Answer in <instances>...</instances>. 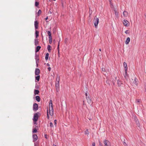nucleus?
<instances>
[{
    "mask_svg": "<svg viewBox=\"0 0 146 146\" xmlns=\"http://www.w3.org/2000/svg\"><path fill=\"white\" fill-rule=\"evenodd\" d=\"M49 111L48 109L47 110V115L48 118H49V114L51 115L52 116L53 114V109L52 106V102L51 100H50L49 102Z\"/></svg>",
    "mask_w": 146,
    "mask_h": 146,
    "instance_id": "f257e3e1",
    "label": "nucleus"
},
{
    "mask_svg": "<svg viewBox=\"0 0 146 146\" xmlns=\"http://www.w3.org/2000/svg\"><path fill=\"white\" fill-rule=\"evenodd\" d=\"M93 22L95 27L97 28L99 23V19L97 17H95L94 19Z\"/></svg>",
    "mask_w": 146,
    "mask_h": 146,
    "instance_id": "f03ea898",
    "label": "nucleus"
},
{
    "mask_svg": "<svg viewBox=\"0 0 146 146\" xmlns=\"http://www.w3.org/2000/svg\"><path fill=\"white\" fill-rule=\"evenodd\" d=\"M38 116L37 113H35L34 114L33 118V119L34 122V124H36V121H37Z\"/></svg>",
    "mask_w": 146,
    "mask_h": 146,
    "instance_id": "7ed1b4c3",
    "label": "nucleus"
},
{
    "mask_svg": "<svg viewBox=\"0 0 146 146\" xmlns=\"http://www.w3.org/2000/svg\"><path fill=\"white\" fill-rule=\"evenodd\" d=\"M138 81V80L135 77H133L131 80V82L135 84L136 85H137V82Z\"/></svg>",
    "mask_w": 146,
    "mask_h": 146,
    "instance_id": "20e7f679",
    "label": "nucleus"
},
{
    "mask_svg": "<svg viewBox=\"0 0 146 146\" xmlns=\"http://www.w3.org/2000/svg\"><path fill=\"white\" fill-rule=\"evenodd\" d=\"M104 143L105 146H111L110 143L108 141L105 140L104 141Z\"/></svg>",
    "mask_w": 146,
    "mask_h": 146,
    "instance_id": "39448f33",
    "label": "nucleus"
},
{
    "mask_svg": "<svg viewBox=\"0 0 146 146\" xmlns=\"http://www.w3.org/2000/svg\"><path fill=\"white\" fill-rule=\"evenodd\" d=\"M123 23L124 25L127 27L129 25V22L126 20H123Z\"/></svg>",
    "mask_w": 146,
    "mask_h": 146,
    "instance_id": "423d86ee",
    "label": "nucleus"
},
{
    "mask_svg": "<svg viewBox=\"0 0 146 146\" xmlns=\"http://www.w3.org/2000/svg\"><path fill=\"white\" fill-rule=\"evenodd\" d=\"M38 104L36 103L34 104L33 105V110L36 111L38 109Z\"/></svg>",
    "mask_w": 146,
    "mask_h": 146,
    "instance_id": "0eeeda50",
    "label": "nucleus"
},
{
    "mask_svg": "<svg viewBox=\"0 0 146 146\" xmlns=\"http://www.w3.org/2000/svg\"><path fill=\"white\" fill-rule=\"evenodd\" d=\"M33 141L35 142L38 139V136L36 134H33Z\"/></svg>",
    "mask_w": 146,
    "mask_h": 146,
    "instance_id": "6e6552de",
    "label": "nucleus"
},
{
    "mask_svg": "<svg viewBox=\"0 0 146 146\" xmlns=\"http://www.w3.org/2000/svg\"><path fill=\"white\" fill-rule=\"evenodd\" d=\"M115 79L117 80V84L118 85V86H121V85L122 84V83L121 81L119 80V79H117V78L116 77H115Z\"/></svg>",
    "mask_w": 146,
    "mask_h": 146,
    "instance_id": "1a4fd4ad",
    "label": "nucleus"
},
{
    "mask_svg": "<svg viewBox=\"0 0 146 146\" xmlns=\"http://www.w3.org/2000/svg\"><path fill=\"white\" fill-rule=\"evenodd\" d=\"M123 15L125 18L128 16V13L126 11H124L123 12Z\"/></svg>",
    "mask_w": 146,
    "mask_h": 146,
    "instance_id": "9d476101",
    "label": "nucleus"
},
{
    "mask_svg": "<svg viewBox=\"0 0 146 146\" xmlns=\"http://www.w3.org/2000/svg\"><path fill=\"white\" fill-rule=\"evenodd\" d=\"M40 74V70L38 68H36L35 71V74L36 75H38Z\"/></svg>",
    "mask_w": 146,
    "mask_h": 146,
    "instance_id": "9b49d317",
    "label": "nucleus"
},
{
    "mask_svg": "<svg viewBox=\"0 0 146 146\" xmlns=\"http://www.w3.org/2000/svg\"><path fill=\"white\" fill-rule=\"evenodd\" d=\"M123 66L125 68V71L126 73L127 70V63L124 62L123 63Z\"/></svg>",
    "mask_w": 146,
    "mask_h": 146,
    "instance_id": "f8f14e48",
    "label": "nucleus"
},
{
    "mask_svg": "<svg viewBox=\"0 0 146 146\" xmlns=\"http://www.w3.org/2000/svg\"><path fill=\"white\" fill-rule=\"evenodd\" d=\"M38 23L37 21L35 22V29H38Z\"/></svg>",
    "mask_w": 146,
    "mask_h": 146,
    "instance_id": "ddd939ff",
    "label": "nucleus"
},
{
    "mask_svg": "<svg viewBox=\"0 0 146 146\" xmlns=\"http://www.w3.org/2000/svg\"><path fill=\"white\" fill-rule=\"evenodd\" d=\"M130 41V38L129 37H127L125 41V44H129V42Z\"/></svg>",
    "mask_w": 146,
    "mask_h": 146,
    "instance_id": "4468645a",
    "label": "nucleus"
},
{
    "mask_svg": "<svg viewBox=\"0 0 146 146\" xmlns=\"http://www.w3.org/2000/svg\"><path fill=\"white\" fill-rule=\"evenodd\" d=\"M90 129H87L85 131V134L88 135L89 134Z\"/></svg>",
    "mask_w": 146,
    "mask_h": 146,
    "instance_id": "2eb2a0df",
    "label": "nucleus"
},
{
    "mask_svg": "<svg viewBox=\"0 0 146 146\" xmlns=\"http://www.w3.org/2000/svg\"><path fill=\"white\" fill-rule=\"evenodd\" d=\"M88 103L90 104H91L92 103V100L90 98L86 99Z\"/></svg>",
    "mask_w": 146,
    "mask_h": 146,
    "instance_id": "dca6fc26",
    "label": "nucleus"
},
{
    "mask_svg": "<svg viewBox=\"0 0 146 146\" xmlns=\"http://www.w3.org/2000/svg\"><path fill=\"white\" fill-rule=\"evenodd\" d=\"M35 46H37L38 44V39H35Z\"/></svg>",
    "mask_w": 146,
    "mask_h": 146,
    "instance_id": "f3484780",
    "label": "nucleus"
},
{
    "mask_svg": "<svg viewBox=\"0 0 146 146\" xmlns=\"http://www.w3.org/2000/svg\"><path fill=\"white\" fill-rule=\"evenodd\" d=\"M36 100L38 102H39L40 100V98L39 96H36Z\"/></svg>",
    "mask_w": 146,
    "mask_h": 146,
    "instance_id": "a211bd4d",
    "label": "nucleus"
},
{
    "mask_svg": "<svg viewBox=\"0 0 146 146\" xmlns=\"http://www.w3.org/2000/svg\"><path fill=\"white\" fill-rule=\"evenodd\" d=\"M40 48H41V47L40 46H37L36 48V52H38L39 50H40Z\"/></svg>",
    "mask_w": 146,
    "mask_h": 146,
    "instance_id": "6ab92c4d",
    "label": "nucleus"
},
{
    "mask_svg": "<svg viewBox=\"0 0 146 146\" xmlns=\"http://www.w3.org/2000/svg\"><path fill=\"white\" fill-rule=\"evenodd\" d=\"M51 46L50 45H48V46L47 48L48 51L49 52H50V51H51Z\"/></svg>",
    "mask_w": 146,
    "mask_h": 146,
    "instance_id": "aec40b11",
    "label": "nucleus"
},
{
    "mask_svg": "<svg viewBox=\"0 0 146 146\" xmlns=\"http://www.w3.org/2000/svg\"><path fill=\"white\" fill-rule=\"evenodd\" d=\"M34 92L35 95L38 94L39 93V91L38 90H34Z\"/></svg>",
    "mask_w": 146,
    "mask_h": 146,
    "instance_id": "412c9836",
    "label": "nucleus"
},
{
    "mask_svg": "<svg viewBox=\"0 0 146 146\" xmlns=\"http://www.w3.org/2000/svg\"><path fill=\"white\" fill-rule=\"evenodd\" d=\"M36 36V38H37L39 36V32L37 31H36L35 32Z\"/></svg>",
    "mask_w": 146,
    "mask_h": 146,
    "instance_id": "4be33fe9",
    "label": "nucleus"
},
{
    "mask_svg": "<svg viewBox=\"0 0 146 146\" xmlns=\"http://www.w3.org/2000/svg\"><path fill=\"white\" fill-rule=\"evenodd\" d=\"M87 92H86L85 94L86 99H87L88 98H90V95L89 94H88Z\"/></svg>",
    "mask_w": 146,
    "mask_h": 146,
    "instance_id": "5701e85b",
    "label": "nucleus"
},
{
    "mask_svg": "<svg viewBox=\"0 0 146 146\" xmlns=\"http://www.w3.org/2000/svg\"><path fill=\"white\" fill-rule=\"evenodd\" d=\"M49 54L48 53H46L45 57V59L46 60H47L48 59Z\"/></svg>",
    "mask_w": 146,
    "mask_h": 146,
    "instance_id": "b1692460",
    "label": "nucleus"
},
{
    "mask_svg": "<svg viewBox=\"0 0 146 146\" xmlns=\"http://www.w3.org/2000/svg\"><path fill=\"white\" fill-rule=\"evenodd\" d=\"M35 77V79L36 80H37V81H39L40 78V76L39 75Z\"/></svg>",
    "mask_w": 146,
    "mask_h": 146,
    "instance_id": "393cba45",
    "label": "nucleus"
},
{
    "mask_svg": "<svg viewBox=\"0 0 146 146\" xmlns=\"http://www.w3.org/2000/svg\"><path fill=\"white\" fill-rule=\"evenodd\" d=\"M37 132V130L36 128H34L32 131L33 133H36Z\"/></svg>",
    "mask_w": 146,
    "mask_h": 146,
    "instance_id": "a878e982",
    "label": "nucleus"
},
{
    "mask_svg": "<svg viewBox=\"0 0 146 146\" xmlns=\"http://www.w3.org/2000/svg\"><path fill=\"white\" fill-rule=\"evenodd\" d=\"M35 6L36 7H37L39 5V3L36 1L35 2Z\"/></svg>",
    "mask_w": 146,
    "mask_h": 146,
    "instance_id": "bb28decb",
    "label": "nucleus"
},
{
    "mask_svg": "<svg viewBox=\"0 0 146 146\" xmlns=\"http://www.w3.org/2000/svg\"><path fill=\"white\" fill-rule=\"evenodd\" d=\"M41 10H39L38 12V15L39 16V15L41 14Z\"/></svg>",
    "mask_w": 146,
    "mask_h": 146,
    "instance_id": "cd10ccee",
    "label": "nucleus"
},
{
    "mask_svg": "<svg viewBox=\"0 0 146 146\" xmlns=\"http://www.w3.org/2000/svg\"><path fill=\"white\" fill-rule=\"evenodd\" d=\"M47 33L48 34V36H50L51 35V33L50 31H48L47 32Z\"/></svg>",
    "mask_w": 146,
    "mask_h": 146,
    "instance_id": "c85d7f7f",
    "label": "nucleus"
},
{
    "mask_svg": "<svg viewBox=\"0 0 146 146\" xmlns=\"http://www.w3.org/2000/svg\"><path fill=\"white\" fill-rule=\"evenodd\" d=\"M58 83H56V87H58L59 86V82L58 81Z\"/></svg>",
    "mask_w": 146,
    "mask_h": 146,
    "instance_id": "c756f323",
    "label": "nucleus"
},
{
    "mask_svg": "<svg viewBox=\"0 0 146 146\" xmlns=\"http://www.w3.org/2000/svg\"><path fill=\"white\" fill-rule=\"evenodd\" d=\"M136 103H140V101L139 100L137 99V100H136Z\"/></svg>",
    "mask_w": 146,
    "mask_h": 146,
    "instance_id": "7c9ffc66",
    "label": "nucleus"
},
{
    "mask_svg": "<svg viewBox=\"0 0 146 146\" xmlns=\"http://www.w3.org/2000/svg\"><path fill=\"white\" fill-rule=\"evenodd\" d=\"M114 12H115V15H117L118 14V13L117 12L116 10H115V9H114Z\"/></svg>",
    "mask_w": 146,
    "mask_h": 146,
    "instance_id": "2f4dec72",
    "label": "nucleus"
},
{
    "mask_svg": "<svg viewBox=\"0 0 146 146\" xmlns=\"http://www.w3.org/2000/svg\"><path fill=\"white\" fill-rule=\"evenodd\" d=\"M99 146H102V143H101L100 141H99Z\"/></svg>",
    "mask_w": 146,
    "mask_h": 146,
    "instance_id": "473e14b6",
    "label": "nucleus"
},
{
    "mask_svg": "<svg viewBox=\"0 0 146 146\" xmlns=\"http://www.w3.org/2000/svg\"><path fill=\"white\" fill-rule=\"evenodd\" d=\"M49 42L50 44H51L52 42V39H49Z\"/></svg>",
    "mask_w": 146,
    "mask_h": 146,
    "instance_id": "72a5a7b5",
    "label": "nucleus"
},
{
    "mask_svg": "<svg viewBox=\"0 0 146 146\" xmlns=\"http://www.w3.org/2000/svg\"><path fill=\"white\" fill-rule=\"evenodd\" d=\"M50 126L51 127H53V124L52 123H51V122L50 123Z\"/></svg>",
    "mask_w": 146,
    "mask_h": 146,
    "instance_id": "f704fd0d",
    "label": "nucleus"
},
{
    "mask_svg": "<svg viewBox=\"0 0 146 146\" xmlns=\"http://www.w3.org/2000/svg\"><path fill=\"white\" fill-rule=\"evenodd\" d=\"M125 33H126V34H129V33L128 32V30H126L125 31Z\"/></svg>",
    "mask_w": 146,
    "mask_h": 146,
    "instance_id": "c9c22d12",
    "label": "nucleus"
},
{
    "mask_svg": "<svg viewBox=\"0 0 146 146\" xmlns=\"http://www.w3.org/2000/svg\"><path fill=\"white\" fill-rule=\"evenodd\" d=\"M49 39H52V37L51 35L50 36H49Z\"/></svg>",
    "mask_w": 146,
    "mask_h": 146,
    "instance_id": "e433bc0d",
    "label": "nucleus"
},
{
    "mask_svg": "<svg viewBox=\"0 0 146 146\" xmlns=\"http://www.w3.org/2000/svg\"><path fill=\"white\" fill-rule=\"evenodd\" d=\"M95 143L94 142L92 144V146H95Z\"/></svg>",
    "mask_w": 146,
    "mask_h": 146,
    "instance_id": "4c0bfd02",
    "label": "nucleus"
},
{
    "mask_svg": "<svg viewBox=\"0 0 146 146\" xmlns=\"http://www.w3.org/2000/svg\"><path fill=\"white\" fill-rule=\"evenodd\" d=\"M44 137L46 139H47V135L46 134H45L44 135Z\"/></svg>",
    "mask_w": 146,
    "mask_h": 146,
    "instance_id": "58836bf2",
    "label": "nucleus"
},
{
    "mask_svg": "<svg viewBox=\"0 0 146 146\" xmlns=\"http://www.w3.org/2000/svg\"><path fill=\"white\" fill-rule=\"evenodd\" d=\"M123 144L124 145H127V144L126 143H125V142H124L123 143Z\"/></svg>",
    "mask_w": 146,
    "mask_h": 146,
    "instance_id": "ea45409f",
    "label": "nucleus"
},
{
    "mask_svg": "<svg viewBox=\"0 0 146 146\" xmlns=\"http://www.w3.org/2000/svg\"><path fill=\"white\" fill-rule=\"evenodd\" d=\"M59 42H58V47H57V48L58 49L59 48Z\"/></svg>",
    "mask_w": 146,
    "mask_h": 146,
    "instance_id": "a19ab883",
    "label": "nucleus"
},
{
    "mask_svg": "<svg viewBox=\"0 0 146 146\" xmlns=\"http://www.w3.org/2000/svg\"><path fill=\"white\" fill-rule=\"evenodd\" d=\"M56 120H55L54 121V122L55 124H56Z\"/></svg>",
    "mask_w": 146,
    "mask_h": 146,
    "instance_id": "79ce46f5",
    "label": "nucleus"
},
{
    "mask_svg": "<svg viewBox=\"0 0 146 146\" xmlns=\"http://www.w3.org/2000/svg\"><path fill=\"white\" fill-rule=\"evenodd\" d=\"M48 70L49 71H50V70H51V68L50 67H48Z\"/></svg>",
    "mask_w": 146,
    "mask_h": 146,
    "instance_id": "37998d69",
    "label": "nucleus"
},
{
    "mask_svg": "<svg viewBox=\"0 0 146 146\" xmlns=\"http://www.w3.org/2000/svg\"><path fill=\"white\" fill-rule=\"evenodd\" d=\"M36 60H38V56L36 57Z\"/></svg>",
    "mask_w": 146,
    "mask_h": 146,
    "instance_id": "c03bdc74",
    "label": "nucleus"
},
{
    "mask_svg": "<svg viewBox=\"0 0 146 146\" xmlns=\"http://www.w3.org/2000/svg\"><path fill=\"white\" fill-rule=\"evenodd\" d=\"M113 84L114 85L115 84V82L114 81H113Z\"/></svg>",
    "mask_w": 146,
    "mask_h": 146,
    "instance_id": "a18cd8bd",
    "label": "nucleus"
},
{
    "mask_svg": "<svg viewBox=\"0 0 146 146\" xmlns=\"http://www.w3.org/2000/svg\"><path fill=\"white\" fill-rule=\"evenodd\" d=\"M47 65L48 66H50V64H48V63H47Z\"/></svg>",
    "mask_w": 146,
    "mask_h": 146,
    "instance_id": "49530a36",
    "label": "nucleus"
},
{
    "mask_svg": "<svg viewBox=\"0 0 146 146\" xmlns=\"http://www.w3.org/2000/svg\"><path fill=\"white\" fill-rule=\"evenodd\" d=\"M48 19V17H47L45 19L46 20H47Z\"/></svg>",
    "mask_w": 146,
    "mask_h": 146,
    "instance_id": "de8ad7c7",
    "label": "nucleus"
},
{
    "mask_svg": "<svg viewBox=\"0 0 146 146\" xmlns=\"http://www.w3.org/2000/svg\"><path fill=\"white\" fill-rule=\"evenodd\" d=\"M109 1L110 3H111V0H109Z\"/></svg>",
    "mask_w": 146,
    "mask_h": 146,
    "instance_id": "09e8293b",
    "label": "nucleus"
},
{
    "mask_svg": "<svg viewBox=\"0 0 146 146\" xmlns=\"http://www.w3.org/2000/svg\"><path fill=\"white\" fill-rule=\"evenodd\" d=\"M99 50L100 51H101V49H99Z\"/></svg>",
    "mask_w": 146,
    "mask_h": 146,
    "instance_id": "8fccbe9b",
    "label": "nucleus"
},
{
    "mask_svg": "<svg viewBox=\"0 0 146 146\" xmlns=\"http://www.w3.org/2000/svg\"><path fill=\"white\" fill-rule=\"evenodd\" d=\"M53 146H56L55 145H53Z\"/></svg>",
    "mask_w": 146,
    "mask_h": 146,
    "instance_id": "3c124183",
    "label": "nucleus"
}]
</instances>
